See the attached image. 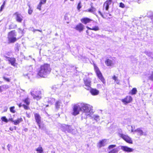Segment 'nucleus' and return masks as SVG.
Listing matches in <instances>:
<instances>
[{"label":"nucleus","instance_id":"nucleus-1","mask_svg":"<svg viewBox=\"0 0 153 153\" xmlns=\"http://www.w3.org/2000/svg\"><path fill=\"white\" fill-rule=\"evenodd\" d=\"M50 64L44 63L41 65L37 73V75L42 78H46L51 71Z\"/></svg>","mask_w":153,"mask_h":153},{"label":"nucleus","instance_id":"nucleus-2","mask_svg":"<svg viewBox=\"0 0 153 153\" xmlns=\"http://www.w3.org/2000/svg\"><path fill=\"white\" fill-rule=\"evenodd\" d=\"M82 111V117L86 118L88 116H90L93 113V107L90 105L84 103H81Z\"/></svg>","mask_w":153,"mask_h":153},{"label":"nucleus","instance_id":"nucleus-3","mask_svg":"<svg viewBox=\"0 0 153 153\" xmlns=\"http://www.w3.org/2000/svg\"><path fill=\"white\" fill-rule=\"evenodd\" d=\"M16 32L15 30H12L7 33V40L9 44L13 43L16 42L21 37H16Z\"/></svg>","mask_w":153,"mask_h":153},{"label":"nucleus","instance_id":"nucleus-4","mask_svg":"<svg viewBox=\"0 0 153 153\" xmlns=\"http://www.w3.org/2000/svg\"><path fill=\"white\" fill-rule=\"evenodd\" d=\"M82 111L81 103H78L74 104L73 107L72 115L76 116L78 114L80 111Z\"/></svg>","mask_w":153,"mask_h":153},{"label":"nucleus","instance_id":"nucleus-5","mask_svg":"<svg viewBox=\"0 0 153 153\" xmlns=\"http://www.w3.org/2000/svg\"><path fill=\"white\" fill-rule=\"evenodd\" d=\"M30 94L33 96V99L37 100H39L42 98V93L40 91H33L30 92Z\"/></svg>","mask_w":153,"mask_h":153},{"label":"nucleus","instance_id":"nucleus-6","mask_svg":"<svg viewBox=\"0 0 153 153\" xmlns=\"http://www.w3.org/2000/svg\"><path fill=\"white\" fill-rule=\"evenodd\" d=\"M94 66L95 71L99 79L103 84H105V80L99 68L95 65H94Z\"/></svg>","mask_w":153,"mask_h":153},{"label":"nucleus","instance_id":"nucleus-7","mask_svg":"<svg viewBox=\"0 0 153 153\" xmlns=\"http://www.w3.org/2000/svg\"><path fill=\"white\" fill-rule=\"evenodd\" d=\"M22 101L24 103L23 104V107L25 110H29L30 109L29 105L30 103V98L27 97L22 100Z\"/></svg>","mask_w":153,"mask_h":153},{"label":"nucleus","instance_id":"nucleus-8","mask_svg":"<svg viewBox=\"0 0 153 153\" xmlns=\"http://www.w3.org/2000/svg\"><path fill=\"white\" fill-rule=\"evenodd\" d=\"M118 136L123 139L127 142L129 143H132V141L131 138L128 136L122 133H119Z\"/></svg>","mask_w":153,"mask_h":153},{"label":"nucleus","instance_id":"nucleus-9","mask_svg":"<svg viewBox=\"0 0 153 153\" xmlns=\"http://www.w3.org/2000/svg\"><path fill=\"white\" fill-rule=\"evenodd\" d=\"M83 80L85 85V88L88 90H89L91 89V80L89 78H84Z\"/></svg>","mask_w":153,"mask_h":153},{"label":"nucleus","instance_id":"nucleus-10","mask_svg":"<svg viewBox=\"0 0 153 153\" xmlns=\"http://www.w3.org/2000/svg\"><path fill=\"white\" fill-rule=\"evenodd\" d=\"M34 115L36 121L39 126V128H41V117L38 113L35 114Z\"/></svg>","mask_w":153,"mask_h":153},{"label":"nucleus","instance_id":"nucleus-11","mask_svg":"<svg viewBox=\"0 0 153 153\" xmlns=\"http://www.w3.org/2000/svg\"><path fill=\"white\" fill-rule=\"evenodd\" d=\"M132 97L130 96H127L124 99L122 100V101L125 104L131 102L132 100Z\"/></svg>","mask_w":153,"mask_h":153},{"label":"nucleus","instance_id":"nucleus-12","mask_svg":"<svg viewBox=\"0 0 153 153\" xmlns=\"http://www.w3.org/2000/svg\"><path fill=\"white\" fill-rule=\"evenodd\" d=\"M14 14L16 16V21L18 22L21 23L23 20L22 16L18 12L15 13Z\"/></svg>","mask_w":153,"mask_h":153},{"label":"nucleus","instance_id":"nucleus-13","mask_svg":"<svg viewBox=\"0 0 153 153\" xmlns=\"http://www.w3.org/2000/svg\"><path fill=\"white\" fill-rule=\"evenodd\" d=\"M134 132L137 133L138 135L142 136H146L147 134L146 133L143 132V130L141 128H138L137 129L134 130Z\"/></svg>","mask_w":153,"mask_h":153},{"label":"nucleus","instance_id":"nucleus-14","mask_svg":"<svg viewBox=\"0 0 153 153\" xmlns=\"http://www.w3.org/2000/svg\"><path fill=\"white\" fill-rule=\"evenodd\" d=\"M121 149L123 151L127 152H132L134 149H133L131 148L126 146H121Z\"/></svg>","mask_w":153,"mask_h":153},{"label":"nucleus","instance_id":"nucleus-15","mask_svg":"<svg viewBox=\"0 0 153 153\" xmlns=\"http://www.w3.org/2000/svg\"><path fill=\"white\" fill-rule=\"evenodd\" d=\"M7 58L8 61L12 65L15 66L16 65L17 63L16 62V59L14 57H8Z\"/></svg>","mask_w":153,"mask_h":153},{"label":"nucleus","instance_id":"nucleus-16","mask_svg":"<svg viewBox=\"0 0 153 153\" xmlns=\"http://www.w3.org/2000/svg\"><path fill=\"white\" fill-rule=\"evenodd\" d=\"M111 0H108L104 4L103 8L105 10H108L109 8V7L111 4Z\"/></svg>","mask_w":153,"mask_h":153},{"label":"nucleus","instance_id":"nucleus-17","mask_svg":"<svg viewBox=\"0 0 153 153\" xmlns=\"http://www.w3.org/2000/svg\"><path fill=\"white\" fill-rule=\"evenodd\" d=\"M84 26L81 23H79L75 27V29L77 30L81 31L83 30Z\"/></svg>","mask_w":153,"mask_h":153},{"label":"nucleus","instance_id":"nucleus-18","mask_svg":"<svg viewBox=\"0 0 153 153\" xmlns=\"http://www.w3.org/2000/svg\"><path fill=\"white\" fill-rule=\"evenodd\" d=\"M105 63L108 66H111L114 65L112 61L109 59L105 60Z\"/></svg>","mask_w":153,"mask_h":153},{"label":"nucleus","instance_id":"nucleus-19","mask_svg":"<svg viewBox=\"0 0 153 153\" xmlns=\"http://www.w3.org/2000/svg\"><path fill=\"white\" fill-rule=\"evenodd\" d=\"M90 90V92L91 93V94L93 95H97L99 94V91L96 89H91Z\"/></svg>","mask_w":153,"mask_h":153},{"label":"nucleus","instance_id":"nucleus-20","mask_svg":"<svg viewBox=\"0 0 153 153\" xmlns=\"http://www.w3.org/2000/svg\"><path fill=\"white\" fill-rule=\"evenodd\" d=\"M92 20L87 18H85L82 19H81V21L83 23L86 24L90 22Z\"/></svg>","mask_w":153,"mask_h":153},{"label":"nucleus","instance_id":"nucleus-21","mask_svg":"<svg viewBox=\"0 0 153 153\" xmlns=\"http://www.w3.org/2000/svg\"><path fill=\"white\" fill-rule=\"evenodd\" d=\"M106 140H103L100 141L98 143V146L100 148L102 146H105L106 144Z\"/></svg>","mask_w":153,"mask_h":153},{"label":"nucleus","instance_id":"nucleus-22","mask_svg":"<svg viewBox=\"0 0 153 153\" xmlns=\"http://www.w3.org/2000/svg\"><path fill=\"white\" fill-rule=\"evenodd\" d=\"M22 121L23 119L22 117L18 118L17 120H14V124L15 125H17Z\"/></svg>","mask_w":153,"mask_h":153},{"label":"nucleus","instance_id":"nucleus-23","mask_svg":"<svg viewBox=\"0 0 153 153\" xmlns=\"http://www.w3.org/2000/svg\"><path fill=\"white\" fill-rule=\"evenodd\" d=\"M112 79L115 81L117 84H120V80L118 79L117 77L114 75L112 77Z\"/></svg>","mask_w":153,"mask_h":153},{"label":"nucleus","instance_id":"nucleus-24","mask_svg":"<svg viewBox=\"0 0 153 153\" xmlns=\"http://www.w3.org/2000/svg\"><path fill=\"white\" fill-rule=\"evenodd\" d=\"M86 27L88 29L92 30L95 31L98 30H99V27L97 26H95L94 27H92V28H90L88 26H86Z\"/></svg>","mask_w":153,"mask_h":153},{"label":"nucleus","instance_id":"nucleus-25","mask_svg":"<svg viewBox=\"0 0 153 153\" xmlns=\"http://www.w3.org/2000/svg\"><path fill=\"white\" fill-rule=\"evenodd\" d=\"M38 153H43V149L42 147L39 146L36 149Z\"/></svg>","mask_w":153,"mask_h":153},{"label":"nucleus","instance_id":"nucleus-26","mask_svg":"<svg viewBox=\"0 0 153 153\" xmlns=\"http://www.w3.org/2000/svg\"><path fill=\"white\" fill-rule=\"evenodd\" d=\"M97 122L100 120L99 116L97 115H94L92 117Z\"/></svg>","mask_w":153,"mask_h":153},{"label":"nucleus","instance_id":"nucleus-27","mask_svg":"<svg viewBox=\"0 0 153 153\" xmlns=\"http://www.w3.org/2000/svg\"><path fill=\"white\" fill-rule=\"evenodd\" d=\"M98 12L99 13L103 18H105V16H108V15H109V16H110V14H108V13H104L103 14L100 11H98Z\"/></svg>","mask_w":153,"mask_h":153},{"label":"nucleus","instance_id":"nucleus-28","mask_svg":"<svg viewBox=\"0 0 153 153\" xmlns=\"http://www.w3.org/2000/svg\"><path fill=\"white\" fill-rule=\"evenodd\" d=\"M60 106V102L59 101H57L55 104V107L57 109L59 108Z\"/></svg>","mask_w":153,"mask_h":153},{"label":"nucleus","instance_id":"nucleus-29","mask_svg":"<svg viewBox=\"0 0 153 153\" xmlns=\"http://www.w3.org/2000/svg\"><path fill=\"white\" fill-rule=\"evenodd\" d=\"M10 112L14 113L16 112V111L15 110V107L14 106L11 107L10 108Z\"/></svg>","mask_w":153,"mask_h":153},{"label":"nucleus","instance_id":"nucleus-30","mask_svg":"<svg viewBox=\"0 0 153 153\" xmlns=\"http://www.w3.org/2000/svg\"><path fill=\"white\" fill-rule=\"evenodd\" d=\"M137 92V91L136 88H134L131 91V93L132 95L136 94Z\"/></svg>","mask_w":153,"mask_h":153},{"label":"nucleus","instance_id":"nucleus-31","mask_svg":"<svg viewBox=\"0 0 153 153\" xmlns=\"http://www.w3.org/2000/svg\"><path fill=\"white\" fill-rule=\"evenodd\" d=\"M1 119L2 121L6 123H7L8 121V120L6 118L5 116L2 117L1 118Z\"/></svg>","mask_w":153,"mask_h":153},{"label":"nucleus","instance_id":"nucleus-32","mask_svg":"<svg viewBox=\"0 0 153 153\" xmlns=\"http://www.w3.org/2000/svg\"><path fill=\"white\" fill-rule=\"evenodd\" d=\"M118 150L117 149H114L109 152L108 153H117Z\"/></svg>","mask_w":153,"mask_h":153},{"label":"nucleus","instance_id":"nucleus-33","mask_svg":"<svg viewBox=\"0 0 153 153\" xmlns=\"http://www.w3.org/2000/svg\"><path fill=\"white\" fill-rule=\"evenodd\" d=\"M3 78L4 80L6 81L7 82H9L10 81V79L9 78L6 77L5 76H3Z\"/></svg>","mask_w":153,"mask_h":153},{"label":"nucleus","instance_id":"nucleus-34","mask_svg":"<svg viewBox=\"0 0 153 153\" xmlns=\"http://www.w3.org/2000/svg\"><path fill=\"white\" fill-rule=\"evenodd\" d=\"M149 79L153 81V71L152 72L151 75L149 76Z\"/></svg>","mask_w":153,"mask_h":153},{"label":"nucleus","instance_id":"nucleus-35","mask_svg":"<svg viewBox=\"0 0 153 153\" xmlns=\"http://www.w3.org/2000/svg\"><path fill=\"white\" fill-rule=\"evenodd\" d=\"M116 146V145H110L108 147V149H112L114 147H115Z\"/></svg>","mask_w":153,"mask_h":153},{"label":"nucleus","instance_id":"nucleus-36","mask_svg":"<svg viewBox=\"0 0 153 153\" xmlns=\"http://www.w3.org/2000/svg\"><path fill=\"white\" fill-rule=\"evenodd\" d=\"M5 1H4L3 3V4L1 5V7H0V10H2L4 7L5 5Z\"/></svg>","mask_w":153,"mask_h":153},{"label":"nucleus","instance_id":"nucleus-37","mask_svg":"<svg viewBox=\"0 0 153 153\" xmlns=\"http://www.w3.org/2000/svg\"><path fill=\"white\" fill-rule=\"evenodd\" d=\"M42 4H40V3H39L37 6V8L38 10H41V7Z\"/></svg>","mask_w":153,"mask_h":153},{"label":"nucleus","instance_id":"nucleus-38","mask_svg":"<svg viewBox=\"0 0 153 153\" xmlns=\"http://www.w3.org/2000/svg\"><path fill=\"white\" fill-rule=\"evenodd\" d=\"M46 0H40L39 3L42 4H44L46 3Z\"/></svg>","mask_w":153,"mask_h":153},{"label":"nucleus","instance_id":"nucleus-39","mask_svg":"<svg viewBox=\"0 0 153 153\" xmlns=\"http://www.w3.org/2000/svg\"><path fill=\"white\" fill-rule=\"evenodd\" d=\"M120 7L122 8H123L125 7V6L124 4L122 3H120Z\"/></svg>","mask_w":153,"mask_h":153},{"label":"nucleus","instance_id":"nucleus-40","mask_svg":"<svg viewBox=\"0 0 153 153\" xmlns=\"http://www.w3.org/2000/svg\"><path fill=\"white\" fill-rule=\"evenodd\" d=\"M81 7V2H79L78 4V6H77V8L78 9V10H79L80 9Z\"/></svg>","mask_w":153,"mask_h":153},{"label":"nucleus","instance_id":"nucleus-41","mask_svg":"<svg viewBox=\"0 0 153 153\" xmlns=\"http://www.w3.org/2000/svg\"><path fill=\"white\" fill-rule=\"evenodd\" d=\"M33 31L34 32L36 31H38L40 32H42V30H38V29H35L33 30Z\"/></svg>","mask_w":153,"mask_h":153},{"label":"nucleus","instance_id":"nucleus-42","mask_svg":"<svg viewBox=\"0 0 153 153\" xmlns=\"http://www.w3.org/2000/svg\"><path fill=\"white\" fill-rule=\"evenodd\" d=\"M19 107V108H20L22 106H23V104H22V103L21 102L19 103V104H17Z\"/></svg>","mask_w":153,"mask_h":153},{"label":"nucleus","instance_id":"nucleus-43","mask_svg":"<svg viewBox=\"0 0 153 153\" xmlns=\"http://www.w3.org/2000/svg\"><path fill=\"white\" fill-rule=\"evenodd\" d=\"M9 120V121H11V122H13V123H14V120H13V118H10L9 119V120Z\"/></svg>","mask_w":153,"mask_h":153},{"label":"nucleus","instance_id":"nucleus-44","mask_svg":"<svg viewBox=\"0 0 153 153\" xmlns=\"http://www.w3.org/2000/svg\"><path fill=\"white\" fill-rule=\"evenodd\" d=\"M26 115L27 117L29 118L30 117V114L26 113Z\"/></svg>","mask_w":153,"mask_h":153},{"label":"nucleus","instance_id":"nucleus-45","mask_svg":"<svg viewBox=\"0 0 153 153\" xmlns=\"http://www.w3.org/2000/svg\"><path fill=\"white\" fill-rule=\"evenodd\" d=\"M13 28L12 27V25H10L9 26V29L10 30L12 29H13Z\"/></svg>","mask_w":153,"mask_h":153},{"label":"nucleus","instance_id":"nucleus-46","mask_svg":"<svg viewBox=\"0 0 153 153\" xmlns=\"http://www.w3.org/2000/svg\"><path fill=\"white\" fill-rule=\"evenodd\" d=\"M147 55L149 56H151L152 58H153V56H152V53H148Z\"/></svg>","mask_w":153,"mask_h":153},{"label":"nucleus","instance_id":"nucleus-47","mask_svg":"<svg viewBox=\"0 0 153 153\" xmlns=\"http://www.w3.org/2000/svg\"><path fill=\"white\" fill-rule=\"evenodd\" d=\"M9 129H10V130L11 131H13V129H14V128L13 127H10L9 128Z\"/></svg>","mask_w":153,"mask_h":153},{"label":"nucleus","instance_id":"nucleus-48","mask_svg":"<svg viewBox=\"0 0 153 153\" xmlns=\"http://www.w3.org/2000/svg\"><path fill=\"white\" fill-rule=\"evenodd\" d=\"M88 10V12H89L94 13V11L95 10Z\"/></svg>","mask_w":153,"mask_h":153},{"label":"nucleus","instance_id":"nucleus-49","mask_svg":"<svg viewBox=\"0 0 153 153\" xmlns=\"http://www.w3.org/2000/svg\"><path fill=\"white\" fill-rule=\"evenodd\" d=\"M32 12V10H28V13L30 14H31V13Z\"/></svg>","mask_w":153,"mask_h":153},{"label":"nucleus","instance_id":"nucleus-50","mask_svg":"<svg viewBox=\"0 0 153 153\" xmlns=\"http://www.w3.org/2000/svg\"><path fill=\"white\" fill-rule=\"evenodd\" d=\"M131 132H134V130L133 129V127L132 126H131Z\"/></svg>","mask_w":153,"mask_h":153},{"label":"nucleus","instance_id":"nucleus-51","mask_svg":"<svg viewBox=\"0 0 153 153\" xmlns=\"http://www.w3.org/2000/svg\"><path fill=\"white\" fill-rule=\"evenodd\" d=\"M2 91L1 86H0V91Z\"/></svg>","mask_w":153,"mask_h":153},{"label":"nucleus","instance_id":"nucleus-52","mask_svg":"<svg viewBox=\"0 0 153 153\" xmlns=\"http://www.w3.org/2000/svg\"><path fill=\"white\" fill-rule=\"evenodd\" d=\"M70 126H68V129H69V128H70Z\"/></svg>","mask_w":153,"mask_h":153},{"label":"nucleus","instance_id":"nucleus-53","mask_svg":"<svg viewBox=\"0 0 153 153\" xmlns=\"http://www.w3.org/2000/svg\"><path fill=\"white\" fill-rule=\"evenodd\" d=\"M14 129L15 130H16V126H14Z\"/></svg>","mask_w":153,"mask_h":153},{"label":"nucleus","instance_id":"nucleus-54","mask_svg":"<svg viewBox=\"0 0 153 153\" xmlns=\"http://www.w3.org/2000/svg\"><path fill=\"white\" fill-rule=\"evenodd\" d=\"M7 111V109H6V110H4V112H6V111Z\"/></svg>","mask_w":153,"mask_h":153},{"label":"nucleus","instance_id":"nucleus-55","mask_svg":"<svg viewBox=\"0 0 153 153\" xmlns=\"http://www.w3.org/2000/svg\"><path fill=\"white\" fill-rule=\"evenodd\" d=\"M25 130L26 131L27 130V128H26L25 129Z\"/></svg>","mask_w":153,"mask_h":153},{"label":"nucleus","instance_id":"nucleus-56","mask_svg":"<svg viewBox=\"0 0 153 153\" xmlns=\"http://www.w3.org/2000/svg\"><path fill=\"white\" fill-rule=\"evenodd\" d=\"M69 131H70V132H71V130H69Z\"/></svg>","mask_w":153,"mask_h":153},{"label":"nucleus","instance_id":"nucleus-57","mask_svg":"<svg viewBox=\"0 0 153 153\" xmlns=\"http://www.w3.org/2000/svg\"><path fill=\"white\" fill-rule=\"evenodd\" d=\"M48 106V105H46V106Z\"/></svg>","mask_w":153,"mask_h":153},{"label":"nucleus","instance_id":"nucleus-58","mask_svg":"<svg viewBox=\"0 0 153 153\" xmlns=\"http://www.w3.org/2000/svg\"><path fill=\"white\" fill-rule=\"evenodd\" d=\"M71 1H73V0H70Z\"/></svg>","mask_w":153,"mask_h":153}]
</instances>
